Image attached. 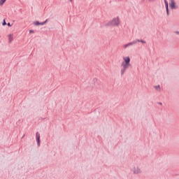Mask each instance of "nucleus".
Returning a JSON list of instances; mask_svg holds the SVG:
<instances>
[{"label":"nucleus","mask_w":179,"mask_h":179,"mask_svg":"<svg viewBox=\"0 0 179 179\" xmlns=\"http://www.w3.org/2000/svg\"><path fill=\"white\" fill-rule=\"evenodd\" d=\"M123 62H122L120 66V73L121 75H124L125 72H127V70L129 66H131V57L129 56H124L122 57Z\"/></svg>","instance_id":"obj_1"},{"label":"nucleus","mask_w":179,"mask_h":179,"mask_svg":"<svg viewBox=\"0 0 179 179\" xmlns=\"http://www.w3.org/2000/svg\"><path fill=\"white\" fill-rule=\"evenodd\" d=\"M121 24V20L119 16L113 17L110 21L105 24L106 27L113 26V27H118Z\"/></svg>","instance_id":"obj_2"},{"label":"nucleus","mask_w":179,"mask_h":179,"mask_svg":"<svg viewBox=\"0 0 179 179\" xmlns=\"http://www.w3.org/2000/svg\"><path fill=\"white\" fill-rule=\"evenodd\" d=\"M169 7L171 8V9L174 10L177 9L178 8V6H177V3H176V1L171 0L169 3Z\"/></svg>","instance_id":"obj_3"},{"label":"nucleus","mask_w":179,"mask_h":179,"mask_svg":"<svg viewBox=\"0 0 179 179\" xmlns=\"http://www.w3.org/2000/svg\"><path fill=\"white\" fill-rule=\"evenodd\" d=\"M134 44H136V41H133V42L129 43L127 44H124L123 45V48L124 50H127V48H128V47H131V45H134Z\"/></svg>","instance_id":"obj_4"},{"label":"nucleus","mask_w":179,"mask_h":179,"mask_svg":"<svg viewBox=\"0 0 179 179\" xmlns=\"http://www.w3.org/2000/svg\"><path fill=\"white\" fill-rule=\"evenodd\" d=\"M165 3V8L166 10V15L169 16L170 15V13L169 12V2H167V0H164Z\"/></svg>","instance_id":"obj_5"},{"label":"nucleus","mask_w":179,"mask_h":179,"mask_svg":"<svg viewBox=\"0 0 179 179\" xmlns=\"http://www.w3.org/2000/svg\"><path fill=\"white\" fill-rule=\"evenodd\" d=\"M7 37L8 38V43H12L13 41V37H14L13 34H8L7 35Z\"/></svg>","instance_id":"obj_6"},{"label":"nucleus","mask_w":179,"mask_h":179,"mask_svg":"<svg viewBox=\"0 0 179 179\" xmlns=\"http://www.w3.org/2000/svg\"><path fill=\"white\" fill-rule=\"evenodd\" d=\"M47 22H48V20H45V22H39L38 21H37V22H34V25H35V26H38V25L41 24V26H43V25L45 24Z\"/></svg>","instance_id":"obj_7"},{"label":"nucleus","mask_w":179,"mask_h":179,"mask_svg":"<svg viewBox=\"0 0 179 179\" xmlns=\"http://www.w3.org/2000/svg\"><path fill=\"white\" fill-rule=\"evenodd\" d=\"M36 141L38 145H40V134H38V132L36 133Z\"/></svg>","instance_id":"obj_8"},{"label":"nucleus","mask_w":179,"mask_h":179,"mask_svg":"<svg viewBox=\"0 0 179 179\" xmlns=\"http://www.w3.org/2000/svg\"><path fill=\"white\" fill-rule=\"evenodd\" d=\"M136 41V43H142L143 44H146V42L143 40H141V41L137 40V41Z\"/></svg>","instance_id":"obj_9"},{"label":"nucleus","mask_w":179,"mask_h":179,"mask_svg":"<svg viewBox=\"0 0 179 179\" xmlns=\"http://www.w3.org/2000/svg\"><path fill=\"white\" fill-rule=\"evenodd\" d=\"M139 173H141V170L139 169H136L134 171V174H139Z\"/></svg>","instance_id":"obj_10"},{"label":"nucleus","mask_w":179,"mask_h":179,"mask_svg":"<svg viewBox=\"0 0 179 179\" xmlns=\"http://www.w3.org/2000/svg\"><path fill=\"white\" fill-rule=\"evenodd\" d=\"M5 2H6V0H0V6H2Z\"/></svg>","instance_id":"obj_11"},{"label":"nucleus","mask_w":179,"mask_h":179,"mask_svg":"<svg viewBox=\"0 0 179 179\" xmlns=\"http://www.w3.org/2000/svg\"><path fill=\"white\" fill-rule=\"evenodd\" d=\"M155 89H156V90L159 92V90H160V85L155 86Z\"/></svg>","instance_id":"obj_12"},{"label":"nucleus","mask_w":179,"mask_h":179,"mask_svg":"<svg viewBox=\"0 0 179 179\" xmlns=\"http://www.w3.org/2000/svg\"><path fill=\"white\" fill-rule=\"evenodd\" d=\"M6 22L5 21V20H3V26H6Z\"/></svg>","instance_id":"obj_13"},{"label":"nucleus","mask_w":179,"mask_h":179,"mask_svg":"<svg viewBox=\"0 0 179 179\" xmlns=\"http://www.w3.org/2000/svg\"><path fill=\"white\" fill-rule=\"evenodd\" d=\"M7 24H8V26H9V27H12V24H10V22H8Z\"/></svg>","instance_id":"obj_14"},{"label":"nucleus","mask_w":179,"mask_h":179,"mask_svg":"<svg viewBox=\"0 0 179 179\" xmlns=\"http://www.w3.org/2000/svg\"><path fill=\"white\" fill-rule=\"evenodd\" d=\"M30 33H34V31L33 30H31Z\"/></svg>","instance_id":"obj_15"},{"label":"nucleus","mask_w":179,"mask_h":179,"mask_svg":"<svg viewBox=\"0 0 179 179\" xmlns=\"http://www.w3.org/2000/svg\"><path fill=\"white\" fill-rule=\"evenodd\" d=\"M176 34H179V32H178V31H176Z\"/></svg>","instance_id":"obj_16"},{"label":"nucleus","mask_w":179,"mask_h":179,"mask_svg":"<svg viewBox=\"0 0 179 179\" xmlns=\"http://www.w3.org/2000/svg\"><path fill=\"white\" fill-rule=\"evenodd\" d=\"M71 1V2H72V0H70Z\"/></svg>","instance_id":"obj_17"}]
</instances>
